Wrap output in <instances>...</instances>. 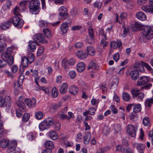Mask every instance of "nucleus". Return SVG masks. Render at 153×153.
<instances>
[{"label":"nucleus","instance_id":"obj_1","mask_svg":"<svg viewBox=\"0 0 153 153\" xmlns=\"http://www.w3.org/2000/svg\"><path fill=\"white\" fill-rule=\"evenodd\" d=\"M153 38V29L149 26H145L139 39L140 42H145L147 40Z\"/></svg>","mask_w":153,"mask_h":153},{"label":"nucleus","instance_id":"obj_2","mask_svg":"<svg viewBox=\"0 0 153 153\" xmlns=\"http://www.w3.org/2000/svg\"><path fill=\"white\" fill-rule=\"evenodd\" d=\"M40 4L39 0H31L30 1L29 7L30 11L33 14H36L35 12L38 10Z\"/></svg>","mask_w":153,"mask_h":153},{"label":"nucleus","instance_id":"obj_3","mask_svg":"<svg viewBox=\"0 0 153 153\" xmlns=\"http://www.w3.org/2000/svg\"><path fill=\"white\" fill-rule=\"evenodd\" d=\"M5 105L7 109H9L11 105L10 98L8 96L4 97L0 96V107H2Z\"/></svg>","mask_w":153,"mask_h":153},{"label":"nucleus","instance_id":"obj_4","mask_svg":"<svg viewBox=\"0 0 153 153\" xmlns=\"http://www.w3.org/2000/svg\"><path fill=\"white\" fill-rule=\"evenodd\" d=\"M8 144L7 150V153H19V151H16L15 149L17 145V142L16 141H12Z\"/></svg>","mask_w":153,"mask_h":153},{"label":"nucleus","instance_id":"obj_5","mask_svg":"<svg viewBox=\"0 0 153 153\" xmlns=\"http://www.w3.org/2000/svg\"><path fill=\"white\" fill-rule=\"evenodd\" d=\"M33 39L37 42L42 43H47V41L45 39L44 36L41 33H38L34 35L33 36Z\"/></svg>","mask_w":153,"mask_h":153},{"label":"nucleus","instance_id":"obj_6","mask_svg":"<svg viewBox=\"0 0 153 153\" xmlns=\"http://www.w3.org/2000/svg\"><path fill=\"white\" fill-rule=\"evenodd\" d=\"M149 81V77L146 76H141L137 82V84L138 86H142L146 84Z\"/></svg>","mask_w":153,"mask_h":153},{"label":"nucleus","instance_id":"obj_7","mask_svg":"<svg viewBox=\"0 0 153 153\" xmlns=\"http://www.w3.org/2000/svg\"><path fill=\"white\" fill-rule=\"evenodd\" d=\"M127 133L131 137H134L136 136V132L135 128L132 125L129 124L127 128Z\"/></svg>","mask_w":153,"mask_h":153},{"label":"nucleus","instance_id":"obj_8","mask_svg":"<svg viewBox=\"0 0 153 153\" xmlns=\"http://www.w3.org/2000/svg\"><path fill=\"white\" fill-rule=\"evenodd\" d=\"M122 42L120 40H117V42H111L110 46L113 48L116 49L117 48L118 50L120 51L122 48Z\"/></svg>","mask_w":153,"mask_h":153},{"label":"nucleus","instance_id":"obj_9","mask_svg":"<svg viewBox=\"0 0 153 153\" xmlns=\"http://www.w3.org/2000/svg\"><path fill=\"white\" fill-rule=\"evenodd\" d=\"M76 55L78 58L82 59H86L88 56V54L86 52H83L81 50L77 51L76 52Z\"/></svg>","mask_w":153,"mask_h":153},{"label":"nucleus","instance_id":"obj_10","mask_svg":"<svg viewBox=\"0 0 153 153\" xmlns=\"http://www.w3.org/2000/svg\"><path fill=\"white\" fill-rule=\"evenodd\" d=\"M25 102L26 104L29 107H34L36 105V100L33 98L31 100L28 99H26L25 100Z\"/></svg>","mask_w":153,"mask_h":153},{"label":"nucleus","instance_id":"obj_11","mask_svg":"<svg viewBox=\"0 0 153 153\" xmlns=\"http://www.w3.org/2000/svg\"><path fill=\"white\" fill-rule=\"evenodd\" d=\"M59 15L62 17H65L67 16V10L66 8L64 6L61 7L59 9Z\"/></svg>","mask_w":153,"mask_h":153},{"label":"nucleus","instance_id":"obj_12","mask_svg":"<svg viewBox=\"0 0 153 153\" xmlns=\"http://www.w3.org/2000/svg\"><path fill=\"white\" fill-rule=\"evenodd\" d=\"M142 9L146 12L153 13V5H146L142 7Z\"/></svg>","mask_w":153,"mask_h":153},{"label":"nucleus","instance_id":"obj_13","mask_svg":"<svg viewBox=\"0 0 153 153\" xmlns=\"http://www.w3.org/2000/svg\"><path fill=\"white\" fill-rule=\"evenodd\" d=\"M11 53L10 51L6 50L5 52H3L1 55V58L4 61H5L7 62V59H9L11 57H13L11 56Z\"/></svg>","mask_w":153,"mask_h":153},{"label":"nucleus","instance_id":"obj_14","mask_svg":"<svg viewBox=\"0 0 153 153\" xmlns=\"http://www.w3.org/2000/svg\"><path fill=\"white\" fill-rule=\"evenodd\" d=\"M37 44L35 42L30 41L29 42L28 50L30 52H33L36 48Z\"/></svg>","mask_w":153,"mask_h":153},{"label":"nucleus","instance_id":"obj_15","mask_svg":"<svg viewBox=\"0 0 153 153\" xmlns=\"http://www.w3.org/2000/svg\"><path fill=\"white\" fill-rule=\"evenodd\" d=\"M131 79L134 80H136L139 76V72L137 70L131 71L130 74Z\"/></svg>","mask_w":153,"mask_h":153},{"label":"nucleus","instance_id":"obj_16","mask_svg":"<svg viewBox=\"0 0 153 153\" xmlns=\"http://www.w3.org/2000/svg\"><path fill=\"white\" fill-rule=\"evenodd\" d=\"M136 16L137 18L142 21H145L146 19V15L142 12L140 11L137 13Z\"/></svg>","mask_w":153,"mask_h":153},{"label":"nucleus","instance_id":"obj_17","mask_svg":"<svg viewBox=\"0 0 153 153\" xmlns=\"http://www.w3.org/2000/svg\"><path fill=\"white\" fill-rule=\"evenodd\" d=\"M11 24V22L9 20L2 23L0 26V27L3 30H6L9 28Z\"/></svg>","mask_w":153,"mask_h":153},{"label":"nucleus","instance_id":"obj_18","mask_svg":"<svg viewBox=\"0 0 153 153\" xmlns=\"http://www.w3.org/2000/svg\"><path fill=\"white\" fill-rule=\"evenodd\" d=\"M49 127V125H48L45 120L42 122L39 125V128L42 131L48 129Z\"/></svg>","mask_w":153,"mask_h":153},{"label":"nucleus","instance_id":"obj_19","mask_svg":"<svg viewBox=\"0 0 153 153\" xmlns=\"http://www.w3.org/2000/svg\"><path fill=\"white\" fill-rule=\"evenodd\" d=\"M96 111L94 108L91 107L89 108L88 111L84 112L83 114L85 116H87L88 114L90 115H93L95 114Z\"/></svg>","mask_w":153,"mask_h":153},{"label":"nucleus","instance_id":"obj_20","mask_svg":"<svg viewBox=\"0 0 153 153\" xmlns=\"http://www.w3.org/2000/svg\"><path fill=\"white\" fill-rule=\"evenodd\" d=\"M45 146L48 149L51 150L54 148V145L53 142L50 140L46 141L45 143Z\"/></svg>","mask_w":153,"mask_h":153},{"label":"nucleus","instance_id":"obj_21","mask_svg":"<svg viewBox=\"0 0 153 153\" xmlns=\"http://www.w3.org/2000/svg\"><path fill=\"white\" fill-rule=\"evenodd\" d=\"M99 66L94 61L90 62L88 67V70L92 68L94 70H97L98 69Z\"/></svg>","mask_w":153,"mask_h":153},{"label":"nucleus","instance_id":"obj_22","mask_svg":"<svg viewBox=\"0 0 153 153\" xmlns=\"http://www.w3.org/2000/svg\"><path fill=\"white\" fill-rule=\"evenodd\" d=\"M87 51L89 55L92 56H95L96 52L94 48L90 46H88L87 47Z\"/></svg>","mask_w":153,"mask_h":153},{"label":"nucleus","instance_id":"obj_23","mask_svg":"<svg viewBox=\"0 0 153 153\" xmlns=\"http://www.w3.org/2000/svg\"><path fill=\"white\" fill-rule=\"evenodd\" d=\"M48 136L51 139L53 140H55L58 138L57 134L53 131H50L48 133Z\"/></svg>","mask_w":153,"mask_h":153},{"label":"nucleus","instance_id":"obj_24","mask_svg":"<svg viewBox=\"0 0 153 153\" xmlns=\"http://www.w3.org/2000/svg\"><path fill=\"white\" fill-rule=\"evenodd\" d=\"M132 28L133 30H142L143 28V25L140 23L137 22H136L132 26Z\"/></svg>","mask_w":153,"mask_h":153},{"label":"nucleus","instance_id":"obj_25","mask_svg":"<svg viewBox=\"0 0 153 153\" xmlns=\"http://www.w3.org/2000/svg\"><path fill=\"white\" fill-rule=\"evenodd\" d=\"M78 91V89L77 87L75 86H71L69 88L70 93L73 95L76 94Z\"/></svg>","mask_w":153,"mask_h":153},{"label":"nucleus","instance_id":"obj_26","mask_svg":"<svg viewBox=\"0 0 153 153\" xmlns=\"http://www.w3.org/2000/svg\"><path fill=\"white\" fill-rule=\"evenodd\" d=\"M68 86L67 83H63L61 85L60 91L61 94L65 93L67 90Z\"/></svg>","mask_w":153,"mask_h":153},{"label":"nucleus","instance_id":"obj_27","mask_svg":"<svg viewBox=\"0 0 153 153\" xmlns=\"http://www.w3.org/2000/svg\"><path fill=\"white\" fill-rule=\"evenodd\" d=\"M77 71L79 72L83 71L85 68V65L83 62H80L78 63L77 66Z\"/></svg>","mask_w":153,"mask_h":153},{"label":"nucleus","instance_id":"obj_28","mask_svg":"<svg viewBox=\"0 0 153 153\" xmlns=\"http://www.w3.org/2000/svg\"><path fill=\"white\" fill-rule=\"evenodd\" d=\"M91 137V134L89 132H87L84 137V142L85 144H88L90 141Z\"/></svg>","mask_w":153,"mask_h":153},{"label":"nucleus","instance_id":"obj_29","mask_svg":"<svg viewBox=\"0 0 153 153\" xmlns=\"http://www.w3.org/2000/svg\"><path fill=\"white\" fill-rule=\"evenodd\" d=\"M9 141L5 139L0 140V147L5 148L9 143Z\"/></svg>","mask_w":153,"mask_h":153},{"label":"nucleus","instance_id":"obj_30","mask_svg":"<svg viewBox=\"0 0 153 153\" xmlns=\"http://www.w3.org/2000/svg\"><path fill=\"white\" fill-rule=\"evenodd\" d=\"M133 112L135 113L139 112L141 110V106L140 104H134Z\"/></svg>","mask_w":153,"mask_h":153},{"label":"nucleus","instance_id":"obj_31","mask_svg":"<svg viewBox=\"0 0 153 153\" xmlns=\"http://www.w3.org/2000/svg\"><path fill=\"white\" fill-rule=\"evenodd\" d=\"M24 21L23 20L20 18L17 21V23H16V25L14 26L17 27L18 28H21L23 25Z\"/></svg>","mask_w":153,"mask_h":153},{"label":"nucleus","instance_id":"obj_32","mask_svg":"<svg viewBox=\"0 0 153 153\" xmlns=\"http://www.w3.org/2000/svg\"><path fill=\"white\" fill-rule=\"evenodd\" d=\"M20 17L19 16H14L10 19L9 20L11 23H12L14 26L16 25V23H17V21L19 19Z\"/></svg>","mask_w":153,"mask_h":153},{"label":"nucleus","instance_id":"obj_33","mask_svg":"<svg viewBox=\"0 0 153 153\" xmlns=\"http://www.w3.org/2000/svg\"><path fill=\"white\" fill-rule=\"evenodd\" d=\"M68 64L67 62V60L66 58L64 59L62 61V65L65 68V71H68L69 67L67 65Z\"/></svg>","mask_w":153,"mask_h":153},{"label":"nucleus","instance_id":"obj_34","mask_svg":"<svg viewBox=\"0 0 153 153\" xmlns=\"http://www.w3.org/2000/svg\"><path fill=\"white\" fill-rule=\"evenodd\" d=\"M26 59L29 62V63H31L34 59V54L32 53H29L27 55Z\"/></svg>","mask_w":153,"mask_h":153},{"label":"nucleus","instance_id":"obj_35","mask_svg":"<svg viewBox=\"0 0 153 153\" xmlns=\"http://www.w3.org/2000/svg\"><path fill=\"white\" fill-rule=\"evenodd\" d=\"M21 63L23 67H26L28 66L29 62H28V61L26 59V57L24 56L22 58Z\"/></svg>","mask_w":153,"mask_h":153},{"label":"nucleus","instance_id":"obj_36","mask_svg":"<svg viewBox=\"0 0 153 153\" xmlns=\"http://www.w3.org/2000/svg\"><path fill=\"white\" fill-rule=\"evenodd\" d=\"M122 98L123 99L126 101H128L131 98L130 95L126 92H124L122 94Z\"/></svg>","mask_w":153,"mask_h":153},{"label":"nucleus","instance_id":"obj_37","mask_svg":"<svg viewBox=\"0 0 153 153\" xmlns=\"http://www.w3.org/2000/svg\"><path fill=\"white\" fill-rule=\"evenodd\" d=\"M68 25L65 23L61 25V30L63 33H65L68 30Z\"/></svg>","mask_w":153,"mask_h":153},{"label":"nucleus","instance_id":"obj_38","mask_svg":"<svg viewBox=\"0 0 153 153\" xmlns=\"http://www.w3.org/2000/svg\"><path fill=\"white\" fill-rule=\"evenodd\" d=\"M145 105L149 108L151 106V104H153V98H150L147 99L145 102Z\"/></svg>","mask_w":153,"mask_h":153},{"label":"nucleus","instance_id":"obj_39","mask_svg":"<svg viewBox=\"0 0 153 153\" xmlns=\"http://www.w3.org/2000/svg\"><path fill=\"white\" fill-rule=\"evenodd\" d=\"M43 32L47 38H49L51 37V33L48 28H44L43 30Z\"/></svg>","mask_w":153,"mask_h":153},{"label":"nucleus","instance_id":"obj_40","mask_svg":"<svg viewBox=\"0 0 153 153\" xmlns=\"http://www.w3.org/2000/svg\"><path fill=\"white\" fill-rule=\"evenodd\" d=\"M131 92L133 97L135 98L140 93V90L137 88L132 89Z\"/></svg>","mask_w":153,"mask_h":153},{"label":"nucleus","instance_id":"obj_41","mask_svg":"<svg viewBox=\"0 0 153 153\" xmlns=\"http://www.w3.org/2000/svg\"><path fill=\"white\" fill-rule=\"evenodd\" d=\"M47 123L48 124L49 126H51L53 125L55 123L54 122V119L51 117L47 118L45 120Z\"/></svg>","mask_w":153,"mask_h":153},{"label":"nucleus","instance_id":"obj_42","mask_svg":"<svg viewBox=\"0 0 153 153\" xmlns=\"http://www.w3.org/2000/svg\"><path fill=\"white\" fill-rule=\"evenodd\" d=\"M104 39H102L100 42V44L102 46L103 48L105 47L108 43L105 42V40L106 39V35L104 34Z\"/></svg>","mask_w":153,"mask_h":153},{"label":"nucleus","instance_id":"obj_43","mask_svg":"<svg viewBox=\"0 0 153 153\" xmlns=\"http://www.w3.org/2000/svg\"><path fill=\"white\" fill-rule=\"evenodd\" d=\"M19 99L20 100H18L16 102V104L19 107H21L23 108L24 103L21 100L22 99V97H19Z\"/></svg>","mask_w":153,"mask_h":153},{"label":"nucleus","instance_id":"obj_44","mask_svg":"<svg viewBox=\"0 0 153 153\" xmlns=\"http://www.w3.org/2000/svg\"><path fill=\"white\" fill-rule=\"evenodd\" d=\"M62 106V102L59 101L57 104H53L52 105V108L54 110H56L60 108Z\"/></svg>","mask_w":153,"mask_h":153},{"label":"nucleus","instance_id":"obj_45","mask_svg":"<svg viewBox=\"0 0 153 153\" xmlns=\"http://www.w3.org/2000/svg\"><path fill=\"white\" fill-rule=\"evenodd\" d=\"M119 80V79L117 76H116L115 78H114L112 82L111 88H112L113 86L116 87L118 84Z\"/></svg>","mask_w":153,"mask_h":153},{"label":"nucleus","instance_id":"obj_46","mask_svg":"<svg viewBox=\"0 0 153 153\" xmlns=\"http://www.w3.org/2000/svg\"><path fill=\"white\" fill-rule=\"evenodd\" d=\"M53 124L54 128L56 131H58L61 128L60 123L58 122H56Z\"/></svg>","mask_w":153,"mask_h":153},{"label":"nucleus","instance_id":"obj_47","mask_svg":"<svg viewBox=\"0 0 153 153\" xmlns=\"http://www.w3.org/2000/svg\"><path fill=\"white\" fill-rule=\"evenodd\" d=\"M20 8L16 6L14 9L13 13L15 15V16H19L21 17V16L20 13Z\"/></svg>","mask_w":153,"mask_h":153},{"label":"nucleus","instance_id":"obj_48","mask_svg":"<svg viewBox=\"0 0 153 153\" xmlns=\"http://www.w3.org/2000/svg\"><path fill=\"white\" fill-rule=\"evenodd\" d=\"M36 90L37 91L42 90L46 94H48L49 92L48 88H45L43 86H42L40 87L39 86V87Z\"/></svg>","mask_w":153,"mask_h":153},{"label":"nucleus","instance_id":"obj_49","mask_svg":"<svg viewBox=\"0 0 153 153\" xmlns=\"http://www.w3.org/2000/svg\"><path fill=\"white\" fill-rule=\"evenodd\" d=\"M36 136V132H30L29 133L28 135V138L30 140H34Z\"/></svg>","mask_w":153,"mask_h":153},{"label":"nucleus","instance_id":"obj_50","mask_svg":"<svg viewBox=\"0 0 153 153\" xmlns=\"http://www.w3.org/2000/svg\"><path fill=\"white\" fill-rule=\"evenodd\" d=\"M29 118V114L28 113H25L22 117V121L24 122H26L28 120Z\"/></svg>","mask_w":153,"mask_h":153},{"label":"nucleus","instance_id":"obj_51","mask_svg":"<svg viewBox=\"0 0 153 153\" xmlns=\"http://www.w3.org/2000/svg\"><path fill=\"white\" fill-rule=\"evenodd\" d=\"M36 119L40 120L43 117V113L41 111H38L36 114Z\"/></svg>","mask_w":153,"mask_h":153},{"label":"nucleus","instance_id":"obj_52","mask_svg":"<svg viewBox=\"0 0 153 153\" xmlns=\"http://www.w3.org/2000/svg\"><path fill=\"white\" fill-rule=\"evenodd\" d=\"M11 5L12 4L11 2L10 1H8L3 6V8L5 10L8 9Z\"/></svg>","mask_w":153,"mask_h":153},{"label":"nucleus","instance_id":"obj_53","mask_svg":"<svg viewBox=\"0 0 153 153\" xmlns=\"http://www.w3.org/2000/svg\"><path fill=\"white\" fill-rule=\"evenodd\" d=\"M89 36L88 37L90 38H94V33L93 31V29L91 27H90L88 29Z\"/></svg>","mask_w":153,"mask_h":153},{"label":"nucleus","instance_id":"obj_54","mask_svg":"<svg viewBox=\"0 0 153 153\" xmlns=\"http://www.w3.org/2000/svg\"><path fill=\"white\" fill-rule=\"evenodd\" d=\"M116 151L123 152H124L125 149L122 145H118L116 147Z\"/></svg>","mask_w":153,"mask_h":153},{"label":"nucleus","instance_id":"obj_55","mask_svg":"<svg viewBox=\"0 0 153 153\" xmlns=\"http://www.w3.org/2000/svg\"><path fill=\"white\" fill-rule=\"evenodd\" d=\"M48 22L45 21L41 20L39 21V26L40 27H44L48 25Z\"/></svg>","mask_w":153,"mask_h":153},{"label":"nucleus","instance_id":"obj_56","mask_svg":"<svg viewBox=\"0 0 153 153\" xmlns=\"http://www.w3.org/2000/svg\"><path fill=\"white\" fill-rule=\"evenodd\" d=\"M123 27L124 28L123 34L125 36H126L127 34L129 32L130 27L128 26H124L123 25Z\"/></svg>","mask_w":153,"mask_h":153},{"label":"nucleus","instance_id":"obj_57","mask_svg":"<svg viewBox=\"0 0 153 153\" xmlns=\"http://www.w3.org/2000/svg\"><path fill=\"white\" fill-rule=\"evenodd\" d=\"M143 125L145 126H147L150 123V121L148 117H146L144 118L143 119Z\"/></svg>","mask_w":153,"mask_h":153},{"label":"nucleus","instance_id":"obj_58","mask_svg":"<svg viewBox=\"0 0 153 153\" xmlns=\"http://www.w3.org/2000/svg\"><path fill=\"white\" fill-rule=\"evenodd\" d=\"M142 65H143V66H145L148 71H151L153 69L148 64L145 63L143 61H142Z\"/></svg>","mask_w":153,"mask_h":153},{"label":"nucleus","instance_id":"obj_59","mask_svg":"<svg viewBox=\"0 0 153 153\" xmlns=\"http://www.w3.org/2000/svg\"><path fill=\"white\" fill-rule=\"evenodd\" d=\"M44 51V48L42 47H40L38 49L37 53V56H41L43 53Z\"/></svg>","mask_w":153,"mask_h":153},{"label":"nucleus","instance_id":"obj_60","mask_svg":"<svg viewBox=\"0 0 153 153\" xmlns=\"http://www.w3.org/2000/svg\"><path fill=\"white\" fill-rule=\"evenodd\" d=\"M134 67L137 70H138L140 68H143V67L142 65V61L140 63L136 62L134 64Z\"/></svg>","mask_w":153,"mask_h":153},{"label":"nucleus","instance_id":"obj_61","mask_svg":"<svg viewBox=\"0 0 153 153\" xmlns=\"http://www.w3.org/2000/svg\"><path fill=\"white\" fill-rule=\"evenodd\" d=\"M144 97V94L143 93L140 92L135 98H137L138 100H141L143 99Z\"/></svg>","mask_w":153,"mask_h":153},{"label":"nucleus","instance_id":"obj_62","mask_svg":"<svg viewBox=\"0 0 153 153\" xmlns=\"http://www.w3.org/2000/svg\"><path fill=\"white\" fill-rule=\"evenodd\" d=\"M7 47V44L5 42L0 43V52L4 50Z\"/></svg>","mask_w":153,"mask_h":153},{"label":"nucleus","instance_id":"obj_63","mask_svg":"<svg viewBox=\"0 0 153 153\" xmlns=\"http://www.w3.org/2000/svg\"><path fill=\"white\" fill-rule=\"evenodd\" d=\"M52 95L54 97H56L58 95L56 87L53 88L52 90Z\"/></svg>","mask_w":153,"mask_h":153},{"label":"nucleus","instance_id":"obj_64","mask_svg":"<svg viewBox=\"0 0 153 153\" xmlns=\"http://www.w3.org/2000/svg\"><path fill=\"white\" fill-rule=\"evenodd\" d=\"M102 5L101 2L99 1H97L95 3L94 6L95 7H97L98 8H100L101 7Z\"/></svg>","mask_w":153,"mask_h":153}]
</instances>
